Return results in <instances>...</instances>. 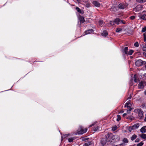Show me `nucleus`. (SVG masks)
I'll list each match as a JSON object with an SVG mask.
<instances>
[{"label": "nucleus", "mask_w": 146, "mask_h": 146, "mask_svg": "<svg viewBox=\"0 0 146 146\" xmlns=\"http://www.w3.org/2000/svg\"><path fill=\"white\" fill-rule=\"evenodd\" d=\"M126 115H127V113H124L123 114V117H125L126 116Z\"/></svg>", "instance_id": "obj_46"}, {"label": "nucleus", "mask_w": 146, "mask_h": 146, "mask_svg": "<svg viewBox=\"0 0 146 146\" xmlns=\"http://www.w3.org/2000/svg\"><path fill=\"white\" fill-rule=\"evenodd\" d=\"M117 129V127L116 126H115V127H112V129L113 131H115Z\"/></svg>", "instance_id": "obj_41"}, {"label": "nucleus", "mask_w": 146, "mask_h": 146, "mask_svg": "<svg viewBox=\"0 0 146 146\" xmlns=\"http://www.w3.org/2000/svg\"><path fill=\"white\" fill-rule=\"evenodd\" d=\"M111 11H116L117 10V7L115 6H113L110 9Z\"/></svg>", "instance_id": "obj_13"}, {"label": "nucleus", "mask_w": 146, "mask_h": 146, "mask_svg": "<svg viewBox=\"0 0 146 146\" xmlns=\"http://www.w3.org/2000/svg\"><path fill=\"white\" fill-rule=\"evenodd\" d=\"M73 139L72 138H69L68 139V141L70 142H72L73 141Z\"/></svg>", "instance_id": "obj_37"}, {"label": "nucleus", "mask_w": 146, "mask_h": 146, "mask_svg": "<svg viewBox=\"0 0 146 146\" xmlns=\"http://www.w3.org/2000/svg\"><path fill=\"white\" fill-rule=\"evenodd\" d=\"M135 18V16H131L130 17V19L132 20L134 19Z\"/></svg>", "instance_id": "obj_40"}, {"label": "nucleus", "mask_w": 146, "mask_h": 146, "mask_svg": "<svg viewBox=\"0 0 146 146\" xmlns=\"http://www.w3.org/2000/svg\"><path fill=\"white\" fill-rule=\"evenodd\" d=\"M123 112H124V111H122V110L121 111V113H123Z\"/></svg>", "instance_id": "obj_54"}, {"label": "nucleus", "mask_w": 146, "mask_h": 146, "mask_svg": "<svg viewBox=\"0 0 146 146\" xmlns=\"http://www.w3.org/2000/svg\"><path fill=\"white\" fill-rule=\"evenodd\" d=\"M122 145V144H121L120 145H113V146H118V145Z\"/></svg>", "instance_id": "obj_50"}, {"label": "nucleus", "mask_w": 146, "mask_h": 146, "mask_svg": "<svg viewBox=\"0 0 146 146\" xmlns=\"http://www.w3.org/2000/svg\"><path fill=\"white\" fill-rule=\"evenodd\" d=\"M138 141H139V140L138 139H137L135 140V142H138Z\"/></svg>", "instance_id": "obj_49"}, {"label": "nucleus", "mask_w": 146, "mask_h": 146, "mask_svg": "<svg viewBox=\"0 0 146 146\" xmlns=\"http://www.w3.org/2000/svg\"><path fill=\"white\" fill-rule=\"evenodd\" d=\"M126 104H127L128 106H129V104H130L129 102L126 103Z\"/></svg>", "instance_id": "obj_51"}, {"label": "nucleus", "mask_w": 146, "mask_h": 146, "mask_svg": "<svg viewBox=\"0 0 146 146\" xmlns=\"http://www.w3.org/2000/svg\"><path fill=\"white\" fill-rule=\"evenodd\" d=\"M134 46H139V43L138 42H136L134 44Z\"/></svg>", "instance_id": "obj_43"}, {"label": "nucleus", "mask_w": 146, "mask_h": 146, "mask_svg": "<svg viewBox=\"0 0 146 146\" xmlns=\"http://www.w3.org/2000/svg\"><path fill=\"white\" fill-rule=\"evenodd\" d=\"M89 139V138L86 137H82L80 138V139L82 141H84L86 140H88Z\"/></svg>", "instance_id": "obj_24"}, {"label": "nucleus", "mask_w": 146, "mask_h": 146, "mask_svg": "<svg viewBox=\"0 0 146 146\" xmlns=\"http://www.w3.org/2000/svg\"><path fill=\"white\" fill-rule=\"evenodd\" d=\"M146 31V27H144L142 29V32H145Z\"/></svg>", "instance_id": "obj_36"}, {"label": "nucleus", "mask_w": 146, "mask_h": 146, "mask_svg": "<svg viewBox=\"0 0 146 146\" xmlns=\"http://www.w3.org/2000/svg\"><path fill=\"white\" fill-rule=\"evenodd\" d=\"M114 22L115 23L118 25L120 23L125 24V21L122 20H121L119 18H117L114 20Z\"/></svg>", "instance_id": "obj_8"}, {"label": "nucleus", "mask_w": 146, "mask_h": 146, "mask_svg": "<svg viewBox=\"0 0 146 146\" xmlns=\"http://www.w3.org/2000/svg\"><path fill=\"white\" fill-rule=\"evenodd\" d=\"M139 126V123H137L133 126L130 127L129 128V131L131 132L132 130H135L137 129Z\"/></svg>", "instance_id": "obj_4"}, {"label": "nucleus", "mask_w": 146, "mask_h": 146, "mask_svg": "<svg viewBox=\"0 0 146 146\" xmlns=\"http://www.w3.org/2000/svg\"><path fill=\"white\" fill-rule=\"evenodd\" d=\"M107 142L108 141L106 137L102 138L101 139L100 143L102 145H105Z\"/></svg>", "instance_id": "obj_9"}, {"label": "nucleus", "mask_w": 146, "mask_h": 146, "mask_svg": "<svg viewBox=\"0 0 146 146\" xmlns=\"http://www.w3.org/2000/svg\"><path fill=\"white\" fill-rule=\"evenodd\" d=\"M143 144V142H140L138 143L137 145V146H142Z\"/></svg>", "instance_id": "obj_32"}, {"label": "nucleus", "mask_w": 146, "mask_h": 146, "mask_svg": "<svg viewBox=\"0 0 146 146\" xmlns=\"http://www.w3.org/2000/svg\"><path fill=\"white\" fill-rule=\"evenodd\" d=\"M145 84V83L143 81H141L138 84V87L140 89L143 88Z\"/></svg>", "instance_id": "obj_10"}, {"label": "nucleus", "mask_w": 146, "mask_h": 146, "mask_svg": "<svg viewBox=\"0 0 146 146\" xmlns=\"http://www.w3.org/2000/svg\"><path fill=\"white\" fill-rule=\"evenodd\" d=\"M76 10L78 12H79V13H82V11H81L80 9H79L78 7H76Z\"/></svg>", "instance_id": "obj_28"}, {"label": "nucleus", "mask_w": 146, "mask_h": 146, "mask_svg": "<svg viewBox=\"0 0 146 146\" xmlns=\"http://www.w3.org/2000/svg\"><path fill=\"white\" fill-rule=\"evenodd\" d=\"M127 119H129L131 120H132V118L131 117H127Z\"/></svg>", "instance_id": "obj_45"}, {"label": "nucleus", "mask_w": 146, "mask_h": 146, "mask_svg": "<svg viewBox=\"0 0 146 146\" xmlns=\"http://www.w3.org/2000/svg\"><path fill=\"white\" fill-rule=\"evenodd\" d=\"M121 120V116L120 115H117V121H119Z\"/></svg>", "instance_id": "obj_30"}, {"label": "nucleus", "mask_w": 146, "mask_h": 146, "mask_svg": "<svg viewBox=\"0 0 146 146\" xmlns=\"http://www.w3.org/2000/svg\"><path fill=\"white\" fill-rule=\"evenodd\" d=\"M79 19L80 21L82 23H84V18L82 16H80L79 17Z\"/></svg>", "instance_id": "obj_19"}, {"label": "nucleus", "mask_w": 146, "mask_h": 146, "mask_svg": "<svg viewBox=\"0 0 146 146\" xmlns=\"http://www.w3.org/2000/svg\"><path fill=\"white\" fill-rule=\"evenodd\" d=\"M104 23L102 21L100 20L99 21L98 25L99 27H101L104 25Z\"/></svg>", "instance_id": "obj_17"}, {"label": "nucleus", "mask_w": 146, "mask_h": 146, "mask_svg": "<svg viewBox=\"0 0 146 146\" xmlns=\"http://www.w3.org/2000/svg\"><path fill=\"white\" fill-rule=\"evenodd\" d=\"M146 12H143L141 14H139L138 17H139L140 19L143 20L146 19Z\"/></svg>", "instance_id": "obj_6"}, {"label": "nucleus", "mask_w": 146, "mask_h": 146, "mask_svg": "<svg viewBox=\"0 0 146 146\" xmlns=\"http://www.w3.org/2000/svg\"><path fill=\"white\" fill-rule=\"evenodd\" d=\"M143 36L144 37V40L145 41L146 40V35L145 33H144L143 34Z\"/></svg>", "instance_id": "obj_38"}, {"label": "nucleus", "mask_w": 146, "mask_h": 146, "mask_svg": "<svg viewBox=\"0 0 146 146\" xmlns=\"http://www.w3.org/2000/svg\"><path fill=\"white\" fill-rule=\"evenodd\" d=\"M112 135H113L111 133H108L105 137L108 142L111 141L112 142Z\"/></svg>", "instance_id": "obj_3"}, {"label": "nucleus", "mask_w": 146, "mask_h": 146, "mask_svg": "<svg viewBox=\"0 0 146 146\" xmlns=\"http://www.w3.org/2000/svg\"><path fill=\"white\" fill-rule=\"evenodd\" d=\"M144 120H145V121H146V115H145V118L144 119Z\"/></svg>", "instance_id": "obj_52"}, {"label": "nucleus", "mask_w": 146, "mask_h": 146, "mask_svg": "<svg viewBox=\"0 0 146 146\" xmlns=\"http://www.w3.org/2000/svg\"><path fill=\"white\" fill-rule=\"evenodd\" d=\"M122 31V29L121 28H117L116 29V32L117 33H120Z\"/></svg>", "instance_id": "obj_22"}, {"label": "nucleus", "mask_w": 146, "mask_h": 146, "mask_svg": "<svg viewBox=\"0 0 146 146\" xmlns=\"http://www.w3.org/2000/svg\"><path fill=\"white\" fill-rule=\"evenodd\" d=\"M145 94L146 95V90L145 92Z\"/></svg>", "instance_id": "obj_55"}, {"label": "nucleus", "mask_w": 146, "mask_h": 146, "mask_svg": "<svg viewBox=\"0 0 146 146\" xmlns=\"http://www.w3.org/2000/svg\"><path fill=\"white\" fill-rule=\"evenodd\" d=\"M123 141L124 143H127L128 141L127 138H124L123 140Z\"/></svg>", "instance_id": "obj_25"}, {"label": "nucleus", "mask_w": 146, "mask_h": 146, "mask_svg": "<svg viewBox=\"0 0 146 146\" xmlns=\"http://www.w3.org/2000/svg\"><path fill=\"white\" fill-rule=\"evenodd\" d=\"M91 144V143L90 142H87L85 143L84 146H88L90 145Z\"/></svg>", "instance_id": "obj_26"}, {"label": "nucleus", "mask_w": 146, "mask_h": 146, "mask_svg": "<svg viewBox=\"0 0 146 146\" xmlns=\"http://www.w3.org/2000/svg\"><path fill=\"white\" fill-rule=\"evenodd\" d=\"M137 137V135H135L134 134L131 137V140L133 141Z\"/></svg>", "instance_id": "obj_20"}, {"label": "nucleus", "mask_w": 146, "mask_h": 146, "mask_svg": "<svg viewBox=\"0 0 146 146\" xmlns=\"http://www.w3.org/2000/svg\"><path fill=\"white\" fill-rule=\"evenodd\" d=\"M120 137L118 135H112V140L115 141H118L120 139Z\"/></svg>", "instance_id": "obj_7"}, {"label": "nucleus", "mask_w": 146, "mask_h": 146, "mask_svg": "<svg viewBox=\"0 0 146 146\" xmlns=\"http://www.w3.org/2000/svg\"><path fill=\"white\" fill-rule=\"evenodd\" d=\"M142 49L143 51H146V46H143Z\"/></svg>", "instance_id": "obj_39"}, {"label": "nucleus", "mask_w": 146, "mask_h": 146, "mask_svg": "<svg viewBox=\"0 0 146 146\" xmlns=\"http://www.w3.org/2000/svg\"><path fill=\"white\" fill-rule=\"evenodd\" d=\"M133 79H134V81L135 82H137V80L136 79V76L135 75H134V76Z\"/></svg>", "instance_id": "obj_35"}, {"label": "nucleus", "mask_w": 146, "mask_h": 146, "mask_svg": "<svg viewBox=\"0 0 146 146\" xmlns=\"http://www.w3.org/2000/svg\"><path fill=\"white\" fill-rule=\"evenodd\" d=\"M96 122H95L94 123L92 124V125H90V126H89V127H91L94 125L95 124H96Z\"/></svg>", "instance_id": "obj_44"}, {"label": "nucleus", "mask_w": 146, "mask_h": 146, "mask_svg": "<svg viewBox=\"0 0 146 146\" xmlns=\"http://www.w3.org/2000/svg\"><path fill=\"white\" fill-rule=\"evenodd\" d=\"M131 96H129V97L127 99L128 100H130V99H131Z\"/></svg>", "instance_id": "obj_47"}, {"label": "nucleus", "mask_w": 146, "mask_h": 146, "mask_svg": "<svg viewBox=\"0 0 146 146\" xmlns=\"http://www.w3.org/2000/svg\"><path fill=\"white\" fill-rule=\"evenodd\" d=\"M115 23L114 21H111L110 22V24L111 25H114Z\"/></svg>", "instance_id": "obj_33"}, {"label": "nucleus", "mask_w": 146, "mask_h": 146, "mask_svg": "<svg viewBox=\"0 0 146 146\" xmlns=\"http://www.w3.org/2000/svg\"><path fill=\"white\" fill-rule=\"evenodd\" d=\"M141 8V7L140 6H138L134 9V11H135L136 12H137V11H139V10H137V9H139V8Z\"/></svg>", "instance_id": "obj_31"}, {"label": "nucleus", "mask_w": 146, "mask_h": 146, "mask_svg": "<svg viewBox=\"0 0 146 146\" xmlns=\"http://www.w3.org/2000/svg\"><path fill=\"white\" fill-rule=\"evenodd\" d=\"M69 135V134H66V135L65 137H67Z\"/></svg>", "instance_id": "obj_53"}, {"label": "nucleus", "mask_w": 146, "mask_h": 146, "mask_svg": "<svg viewBox=\"0 0 146 146\" xmlns=\"http://www.w3.org/2000/svg\"><path fill=\"white\" fill-rule=\"evenodd\" d=\"M135 65L137 66H141L143 64H145L146 62L145 61H143L139 59L137 60L135 63Z\"/></svg>", "instance_id": "obj_2"}, {"label": "nucleus", "mask_w": 146, "mask_h": 146, "mask_svg": "<svg viewBox=\"0 0 146 146\" xmlns=\"http://www.w3.org/2000/svg\"><path fill=\"white\" fill-rule=\"evenodd\" d=\"M128 45H131V44H128Z\"/></svg>", "instance_id": "obj_56"}, {"label": "nucleus", "mask_w": 146, "mask_h": 146, "mask_svg": "<svg viewBox=\"0 0 146 146\" xmlns=\"http://www.w3.org/2000/svg\"><path fill=\"white\" fill-rule=\"evenodd\" d=\"M133 51L132 50H130L128 52L127 54L128 55H131L133 53Z\"/></svg>", "instance_id": "obj_29"}, {"label": "nucleus", "mask_w": 146, "mask_h": 146, "mask_svg": "<svg viewBox=\"0 0 146 146\" xmlns=\"http://www.w3.org/2000/svg\"><path fill=\"white\" fill-rule=\"evenodd\" d=\"M93 130L94 131H97L99 130V126H96L93 128Z\"/></svg>", "instance_id": "obj_21"}, {"label": "nucleus", "mask_w": 146, "mask_h": 146, "mask_svg": "<svg viewBox=\"0 0 146 146\" xmlns=\"http://www.w3.org/2000/svg\"><path fill=\"white\" fill-rule=\"evenodd\" d=\"M136 1L139 3H144L146 2V0H136Z\"/></svg>", "instance_id": "obj_27"}, {"label": "nucleus", "mask_w": 146, "mask_h": 146, "mask_svg": "<svg viewBox=\"0 0 146 146\" xmlns=\"http://www.w3.org/2000/svg\"><path fill=\"white\" fill-rule=\"evenodd\" d=\"M93 4L96 7H99L100 6V4L99 3H98L97 1H94L93 2Z\"/></svg>", "instance_id": "obj_14"}, {"label": "nucleus", "mask_w": 146, "mask_h": 146, "mask_svg": "<svg viewBox=\"0 0 146 146\" xmlns=\"http://www.w3.org/2000/svg\"><path fill=\"white\" fill-rule=\"evenodd\" d=\"M86 6L87 7H89L90 6V4L89 3H87H87H86Z\"/></svg>", "instance_id": "obj_42"}, {"label": "nucleus", "mask_w": 146, "mask_h": 146, "mask_svg": "<svg viewBox=\"0 0 146 146\" xmlns=\"http://www.w3.org/2000/svg\"><path fill=\"white\" fill-rule=\"evenodd\" d=\"M108 33L106 31H104L102 34V35L104 36H106L108 35Z\"/></svg>", "instance_id": "obj_16"}, {"label": "nucleus", "mask_w": 146, "mask_h": 146, "mask_svg": "<svg viewBox=\"0 0 146 146\" xmlns=\"http://www.w3.org/2000/svg\"><path fill=\"white\" fill-rule=\"evenodd\" d=\"M128 48L127 47H126L125 48L123 49V51L124 52V53L125 54H127L128 52Z\"/></svg>", "instance_id": "obj_23"}, {"label": "nucleus", "mask_w": 146, "mask_h": 146, "mask_svg": "<svg viewBox=\"0 0 146 146\" xmlns=\"http://www.w3.org/2000/svg\"><path fill=\"white\" fill-rule=\"evenodd\" d=\"M133 108H130L129 110H128L127 111V112L128 113H130L131 111L133 109Z\"/></svg>", "instance_id": "obj_34"}, {"label": "nucleus", "mask_w": 146, "mask_h": 146, "mask_svg": "<svg viewBox=\"0 0 146 146\" xmlns=\"http://www.w3.org/2000/svg\"><path fill=\"white\" fill-rule=\"evenodd\" d=\"M130 106H129L127 104H125V107H129Z\"/></svg>", "instance_id": "obj_48"}, {"label": "nucleus", "mask_w": 146, "mask_h": 146, "mask_svg": "<svg viewBox=\"0 0 146 146\" xmlns=\"http://www.w3.org/2000/svg\"><path fill=\"white\" fill-rule=\"evenodd\" d=\"M93 32V31L92 29H90L88 31H86L83 33V35H84L88 34H90L92 33Z\"/></svg>", "instance_id": "obj_11"}, {"label": "nucleus", "mask_w": 146, "mask_h": 146, "mask_svg": "<svg viewBox=\"0 0 146 146\" xmlns=\"http://www.w3.org/2000/svg\"><path fill=\"white\" fill-rule=\"evenodd\" d=\"M134 111L137 113L140 119H141L143 117V112L141 109H137L134 110Z\"/></svg>", "instance_id": "obj_1"}, {"label": "nucleus", "mask_w": 146, "mask_h": 146, "mask_svg": "<svg viewBox=\"0 0 146 146\" xmlns=\"http://www.w3.org/2000/svg\"><path fill=\"white\" fill-rule=\"evenodd\" d=\"M140 136L143 139H146V134L144 133H141L140 135Z\"/></svg>", "instance_id": "obj_18"}, {"label": "nucleus", "mask_w": 146, "mask_h": 146, "mask_svg": "<svg viewBox=\"0 0 146 146\" xmlns=\"http://www.w3.org/2000/svg\"><path fill=\"white\" fill-rule=\"evenodd\" d=\"M140 131L142 133L146 132V126L143 127L140 129Z\"/></svg>", "instance_id": "obj_15"}, {"label": "nucleus", "mask_w": 146, "mask_h": 146, "mask_svg": "<svg viewBox=\"0 0 146 146\" xmlns=\"http://www.w3.org/2000/svg\"><path fill=\"white\" fill-rule=\"evenodd\" d=\"M87 128L82 129L78 132V134H82L84 133H86L87 131Z\"/></svg>", "instance_id": "obj_12"}, {"label": "nucleus", "mask_w": 146, "mask_h": 146, "mask_svg": "<svg viewBox=\"0 0 146 146\" xmlns=\"http://www.w3.org/2000/svg\"><path fill=\"white\" fill-rule=\"evenodd\" d=\"M128 5V4L126 3H121L118 6V8L121 9H123L126 8Z\"/></svg>", "instance_id": "obj_5"}]
</instances>
